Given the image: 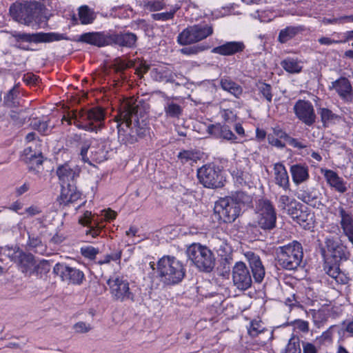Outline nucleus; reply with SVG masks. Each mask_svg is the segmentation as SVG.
Masks as SVG:
<instances>
[{"mask_svg": "<svg viewBox=\"0 0 353 353\" xmlns=\"http://www.w3.org/2000/svg\"><path fill=\"white\" fill-rule=\"evenodd\" d=\"M293 109L296 117L306 125L311 126L315 123L316 117L310 101L299 99Z\"/></svg>", "mask_w": 353, "mask_h": 353, "instance_id": "obj_17", "label": "nucleus"}, {"mask_svg": "<svg viewBox=\"0 0 353 353\" xmlns=\"http://www.w3.org/2000/svg\"><path fill=\"white\" fill-rule=\"evenodd\" d=\"M321 173L323 174L327 184L336 192L343 194L347 191L346 183L336 172L332 170L322 169Z\"/></svg>", "mask_w": 353, "mask_h": 353, "instance_id": "obj_24", "label": "nucleus"}, {"mask_svg": "<svg viewBox=\"0 0 353 353\" xmlns=\"http://www.w3.org/2000/svg\"><path fill=\"white\" fill-rule=\"evenodd\" d=\"M181 6H182L181 4L176 3L172 6V8L169 12L152 14L151 15V17L153 20H155V21H165L172 19H173L176 11L178 10H179Z\"/></svg>", "mask_w": 353, "mask_h": 353, "instance_id": "obj_41", "label": "nucleus"}, {"mask_svg": "<svg viewBox=\"0 0 353 353\" xmlns=\"http://www.w3.org/2000/svg\"><path fill=\"white\" fill-rule=\"evenodd\" d=\"M274 175L276 185L287 190L290 186L289 176L284 165L276 163L274 165Z\"/></svg>", "mask_w": 353, "mask_h": 353, "instance_id": "obj_30", "label": "nucleus"}, {"mask_svg": "<svg viewBox=\"0 0 353 353\" xmlns=\"http://www.w3.org/2000/svg\"><path fill=\"white\" fill-rule=\"evenodd\" d=\"M104 119V110L96 107L79 112L73 111L67 116H63L62 121H67L69 125L73 123L79 129L92 132L102 128Z\"/></svg>", "mask_w": 353, "mask_h": 353, "instance_id": "obj_3", "label": "nucleus"}, {"mask_svg": "<svg viewBox=\"0 0 353 353\" xmlns=\"http://www.w3.org/2000/svg\"><path fill=\"white\" fill-rule=\"evenodd\" d=\"M330 90H334L340 99L345 103H351L353 101V88L350 81L344 77L332 81L329 85Z\"/></svg>", "mask_w": 353, "mask_h": 353, "instance_id": "obj_18", "label": "nucleus"}, {"mask_svg": "<svg viewBox=\"0 0 353 353\" xmlns=\"http://www.w3.org/2000/svg\"><path fill=\"white\" fill-rule=\"evenodd\" d=\"M276 213L275 209L268 199H260L258 201L254 225L259 227L263 230H271L276 227Z\"/></svg>", "mask_w": 353, "mask_h": 353, "instance_id": "obj_8", "label": "nucleus"}, {"mask_svg": "<svg viewBox=\"0 0 353 353\" xmlns=\"http://www.w3.org/2000/svg\"><path fill=\"white\" fill-rule=\"evenodd\" d=\"M319 113L321 116V121L324 125L332 122L338 118L337 115L334 114L332 110L327 108H320Z\"/></svg>", "mask_w": 353, "mask_h": 353, "instance_id": "obj_48", "label": "nucleus"}, {"mask_svg": "<svg viewBox=\"0 0 353 353\" xmlns=\"http://www.w3.org/2000/svg\"><path fill=\"white\" fill-rule=\"evenodd\" d=\"M336 216L340 218V225L343 233L353 244V215L348 208L339 205L336 208Z\"/></svg>", "mask_w": 353, "mask_h": 353, "instance_id": "obj_19", "label": "nucleus"}, {"mask_svg": "<svg viewBox=\"0 0 353 353\" xmlns=\"http://www.w3.org/2000/svg\"><path fill=\"white\" fill-rule=\"evenodd\" d=\"M339 262L330 261V259L327 258L325 261L324 270L337 283L345 284L347 283L348 278L341 271Z\"/></svg>", "mask_w": 353, "mask_h": 353, "instance_id": "obj_25", "label": "nucleus"}, {"mask_svg": "<svg viewBox=\"0 0 353 353\" xmlns=\"http://www.w3.org/2000/svg\"><path fill=\"white\" fill-rule=\"evenodd\" d=\"M211 134H214L216 137L223 138L224 139L234 142L236 139V137L231 131L227 125H222L221 124L213 125L210 128Z\"/></svg>", "mask_w": 353, "mask_h": 353, "instance_id": "obj_31", "label": "nucleus"}, {"mask_svg": "<svg viewBox=\"0 0 353 353\" xmlns=\"http://www.w3.org/2000/svg\"><path fill=\"white\" fill-rule=\"evenodd\" d=\"M303 353H317V349L314 345L309 342L302 343Z\"/></svg>", "mask_w": 353, "mask_h": 353, "instance_id": "obj_63", "label": "nucleus"}, {"mask_svg": "<svg viewBox=\"0 0 353 353\" xmlns=\"http://www.w3.org/2000/svg\"><path fill=\"white\" fill-rule=\"evenodd\" d=\"M110 33L103 32H86L80 35L75 41L85 43L97 47L110 46Z\"/></svg>", "mask_w": 353, "mask_h": 353, "instance_id": "obj_22", "label": "nucleus"}, {"mask_svg": "<svg viewBox=\"0 0 353 353\" xmlns=\"http://www.w3.org/2000/svg\"><path fill=\"white\" fill-rule=\"evenodd\" d=\"M325 248L322 249L324 256H330L334 261L347 260L350 256L346 246L340 240L332 236H327L325 239Z\"/></svg>", "mask_w": 353, "mask_h": 353, "instance_id": "obj_16", "label": "nucleus"}, {"mask_svg": "<svg viewBox=\"0 0 353 353\" xmlns=\"http://www.w3.org/2000/svg\"><path fill=\"white\" fill-rule=\"evenodd\" d=\"M222 117L227 123L233 122L236 119V114L230 110H224L222 113Z\"/></svg>", "mask_w": 353, "mask_h": 353, "instance_id": "obj_60", "label": "nucleus"}, {"mask_svg": "<svg viewBox=\"0 0 353 353\" xmlns=\"http://www.w3.org/2000/svg\"><path fill=\"white\" fill-rule=\"evenodd\" d=\"M296 202L295 199L287 195H281L279 199V207L283 210H287L289 214H294Z\"/></svg>", "mask_w": 353, "mask_h": 353, "instance_id": "obj_40", "label": "nucleus"}, {"mask_svg": "<svg viewBox=\"0 0 353 353\" xmlns=\"http://www.w3.org/2000/svg\"><path fill=\"white\" fill-rule=\"evenodd\" d=\"M333 327H330L325 332H323L322 334L317 338V340L321 344L331 343L333 338Z\"/></svg>", "mask_w": 353, "mask_h": 353, "instance_id": "obj_54", "label": "nucleus"}, {"mask_svg": "<svg viewBox=\"0 0 353 353\" xmlns=\"http://www.w3.org/2000/svg\"><path fill=\"white\" fill-rule=\"evenodd\" d=\"M22 110L18 112L12 110L10 113L11 119L14 121V124L21 125L25 123V118L21 117Z\"/></svg>", "mask_w": 353, "mask_h": 353, "instance_id": "obj_57", "label": "nucleus"}, {"mask_svg": "<svg viewBox=\"0 0 353 353\" xmlns=\"http://www.w3.org/2000/svg\"><path fill=\"white\" fill-rule=\"evenodd\" d=\"M241 207L236 205L228 197L221 198L214 205V212L219 216V219L224 223H231L239 216Z\"/></svg>", "mask_w": 353, "mask_h": 353, "instance_id": "obj_14", "label": "nucleus"}, {"mask_svg": "<svg viewBox=\"0 0 353 353\" xmlns=\"http://www.w3.org/2000/svg\"><path fill=\"white\" fill-rule=\"evenodd\" d=\"M113 300L120 302H134L135 294L130 288V283L123 275L114 274L107 281Z\"/></svg>", "mask_w": 353, "mask_h": 353, "instance_id": "obj_9", "label": "nucleus"}, {"mask_svg": "<svg viewBox=\"0 0 353 353\" xmlns=\"http://www.w3.org/2000/svg\"><path fill=\"white\" fill-rule=\"evenodd\" d=\"M264 330L265 328L263 327L261 321H252L248 331L250 336L254 338L262 333Z\"/></svg>", "mask_w": 353, "mask_h": 353, "instance_id": "obj_51", "label": "nucleus"}, {"mask_svg": "<svg viewBox=\"0 0 353 353\" xmlns=\"http://www.w3.org/2000/svg\"><path fill=\"white\" fill-rule=\"evenodd\" d=\"M245 48V45L241 41H229L225 43L215 47L212 50V52L222 56H230L237 52H242Z\"/></svg>", "mask_w": 353, "mask_h": 353, "instance_id": "obj_27", "label": "nucleus"}, {"mask_svg": "<svg viewBox=\"0 0 353 353\" xmlns=\"http://www.w3.org/2000/svg\"><path fill=\"white\" fill-rule=\"evenodd\" d=\"M257 88L259 93L263 95L268 102L270 103L272 99L271 85L263 82H259L257 84Z\"/></svg>", "mask_w": 353, "mask_h": 353, "instance_id": "obj_49", "label": "nucleus"}, {"mask_svg": "<svg viewBox=\"0 0 353 353\" xmlns=\"http://www.w3.org/2000/svg\"><path fill=\"white\" fill-rule=\"evenodd\" d=\"M300 339L298 336L293 335L289 340L285 348L281 353H301Z\"/></svg>", "mask_w": 353, "mask_h": 353, "instance_id": "obj_43", "label": "nucleus"}, {"mask_svg": "<svg viewBox=\"0 0 353 353\" xmlns=\"http://www.w3.org/2000/svg\"><path fill=\"white\" fill-rule=\"evenodd\" d=\"M228 199L232 201L239 207H241V205L249 204L252 201L250 196L241 191L236 192L232 195V196L228 197Z\"/></svg>", "mask_w": 353, "mask_h": 353, "instance_id": "obj_42", "label": "nucleus"}, {"mask_svg": "<svg viewBox=\"0 0 353 353\" xmlns=\"http://www.w3.org/2000/svg\"><path fill=\"white\" fill-rule=\"evenodd\" d=\"M183 107L171 99H167L164 105V112L168 118L179 119L183 114Z\"/></svg>", "mask_w": 353, "mask_h": 353, "instance_id": "obj_33", "label": "nucleus"}, {"mask_svg": "<svg viewBox=\"0 0 353 353\" xmlns=\"http://www.w3.org/2000/svg\"><path fill=\"white\" fill-rule=\"evenodd\" d=\"M252 276L249 268L241 261L236 262L232 268V281L239 290H245L251 287L252 276L256 283H261L265 274L264 266L259 255L253 252H248L245 254Z\"/></svg>", "mask_w": 353, "mask_h": 353, "instance_id": "obj_2", "label": "nucleus"}, {"mask_svg": "<svg viewBox=\"0 0 353 353\" xmlns=\"http://www.w3.org/2000/svg\"><path fill=\"white\" fill-rule=\"evenodd\" d=\"M208 48H209V47L208 46L197 45V46H194L183 48L181 49L180 51L183 54L192 55V54H196L199 52H203Z\"/></svg>", "mask_w": 353, "mask_h": 353, "instance_id": "obj_52", "label": "nucleus"}, {"mask_svg": "<svg viewBox=\"0 0 353 353\" xmlns=\"http://www.w3.org/2000/svg\"><path fill=\"white\" fill-rule=\"evenodd\" d=\"M157 273L164 284L175 285L183 279L186 271L181 261L174 256L165 255L158 261Z\"/></svg>", "mask_w": 353, "mask_h": 353, "instance_id": "obj_4", "label": "nucleus"}, {"mask_svg": "<svg viewBox=\"0 0 353 353\" xmlns=\"http://www.w3.org/2000/svg\"><path fill=\"white\" fill-rule=\"evenodd\" d=\"M279 139L280 138L274 137V135H272L271 134L268 135V141L270 145L278 148H283L285 147V144L283 143Z\"/></svg>", "mask_w": 353, "mask_h": 353, "instance_id": "obj_59", "label": "nucleus"}, {"mask_svg": "<svg viewBox=\"0 0 353 353\" xmlns=\"http://www.w3.org/2000/svg\"><path fill=\"white\" fill-rule=\"evenodd\" d=\"M177 158L182 164L196 163L201 159V153L194 150H184L178 154Z\"/></svg>", "mask_w": 353, "mask_h": 353, "instance_id": "obj_37", "label": "nucleus"}, {"mask_svg": "<svg viewBox=\"0 0 353 353\" xmlns=\"http://www.w3.org/2000/svg\"><path fill=\"white\" fill-rule=\"evenodd\" d=\"M122 254L121 250H116L109 254H106L103 258L99 260L97 263L99 265H103L109 263L110 261H120Z\"/></svg>", "mask_w": 353, "mask_h": 353, "instance_id": "obj_50", "label": "nucleus"}, {"mask_svg": "<svg viewBox=\"0 0 353 353\" xmlns=\"http://www.w3.org/2000/svg\"><path fill=\"white\" fill-rule=\"evenodd\" d=\"M213 34V27L206 23H199L187 27L177 37L180 45L195 43Z\"/></svg>", "mask_w": 353, "mask_h": 353, "instance_id": "obj_10", "label": "nucleus"}, {"mask_svg": "<svg viewBox=\"0 0 353 353\" xmlns=\"http://www.w3.org/2000/svg\"><path fill=\"white\" fill-rule=\"evenodd\" d=\"M119 141L125 145L134 144L149 134L147 114L140 102L125 103L115 117Z\"/></svg>", "mask_w": 353, "mask_h": 353, "instance_id": "obj_1", "label": "nucleus"}, {"mask_svg": "<svg viewBox=\"0 0 353 353\" xmlns=\"http://www.w3.org/2000/svg\"><path fill=\"white\" fill-rule=\"evenodd\" d=\"M12 36L15 39L17 42L25 41V42H52L60 40H70V39L64 34H59L56 32L49 33H23L19 32H14Z\"/></svg>", "mask_w": 353, "mask_h": 353, "instance_id": "obj_15", "label": "nucleus"}, {"mask_svg": "<svg viewBox=\"0 0 353 353\" xmlns=\"http://www.w3.org/2000/svg\"><path fill=\"white\" fill-rule=\"evenodd\" d=\"M151 77L156 81L173 83L177 74L174 73L168 65H159L152 69Z\"/></svg>", "mask_w": 353, "mask_h": 353, "instance_id": "obj_26", "label": "nucleus"}, {"mask_svg": "<svg viewBox=\"0 0 353 353\" xmlns=\"http://www.w3.org/2000/svg\"><path fill=\"white\" fill-rule=\"evenodd\" d=\"M50 271V263L48 261L42 260L39 263L34 262L33 269L32 270V275H41L46 274Z\"/></svg>", "mask_w": 353, "mask_h": 353, "instance_id": "obj_45", "label": "nucleus"}, {"mask_svg": "<svg viewBox=\"0 0 353 353\" xmlns=\"http://www.w3.org/2000/svg\"><path fill=\"white\" fill-rule=\"evenodd\" d=\"M81 194L75 184L62 185L61 194L58 199L60 204L68 205L81 199Z\"/></svg>", "mask_w": 353, "mask_h": 353, "instance_id": "obj_23", "label": "nucleus"}, {"mask_svg": "<svg viewBox=\"0 0 353 353\" xmlns=\"http://www.w3.org/2000/svg\"><path fill=\"white\" fill-rule=\"evenodd\" d=\"M11 259L19 267L26 276L32 275V270L35 262L32 254L23 252L19 248L14 250L11 255Z\"/></svg>", "mask_w": 353, "mask_h": 353, "instance_id": "obj_20", "label": "nucleus"}, {"mask_svg": "<svg viewBox=\"0 0 353 353\" xmlns=\"http://www.w3.org/2000/svg\"><path fill=\"white\" fill-rule=\"evenodd\" d=\"M297 197L299 200L308 205H315L319 197V193L314 189L307 188L305 190H301L298 192Z\"/></svg>", "mask_w": 353, "mask_h": 353, "instance_id": "obj_38", "label": "nucleus"}, {"mask_svg": "<svg viewBox=\"0 0 353 353\" xmlns=\"http://www.w3.org/2000/svg\"><path fill=\"white\" fill-rule=\"evenodd\" d=\"M53 273L68 285H81L85 280L82 270L66 263H56L53 268Z\"/></svg>", "mask_w": 353, "mask_h": 353, "instance_id": "obj_11", "label": "nucleus"}, {"mask_svg": "<svg viewBox=\"0 0 353 353\" xmlns=\"http://www.w3.org/2000/svg\"><path fill=\"white\" fill-rule=\"evenodd\" d=\"M344 332L347 333L348 336L353 337V320H347L343 323Z\"/></svg>", "mask_w": 353, "mask_h": 353, "instance_id": "obj_64", "label": "nucleus"}, {"mask_svg": "<svg viewBox=\"0 0 353 353\" xmlns=\"http://www.w3.org/2000/svg\"><path fill=\"white\" fill-rule=\"evenodd\" d=\"M73 329L77 333H86L91 330L92 327L88 323L79 321L74 325Z\"/></svg>", "mask_w": 353, "mask_h": 353, "instance_id": "obj_56", "label": "nucleus"}, {"mask_svg": "<svg viewBox=\"0 0 353 353\" xmlns=\"http://www.w3.org/2000/svg\"><path fill=\"white\" fill-rule=\"evenodd\" d=\"M43 8V5L37 1L15 2L10 7V14L14 21L29 25L40 14Z\"/></svg>", "mask_w": 353, "mask_h": 353, "instance_id": "obj_7", "label": "nucleus"}, {"mask_svg": "<svg viewBox=\"0 0 353 353\" xmlns=\"http://www.w3.org/2000/svg\"><path fill=\"white\" fill-rule=\"evenodd\" d=\"M294 326L296 329L303 332H307L309 330V325L307 321L303 320H297L294 322Z\"/></svg>", "mask_w": 353, "mask_h": 353, "instance_id": "obj_61", "label": "nucleus"}, {"mask_svg": "<svg viewBox=\"0 0 353 353\" xmlns=\"http://www.w3.org/2000/svg\"><path fill=\"white\" fill-rule=\"evenodd\" d=\"M28 246L30 250L36 252L42 253L43 251V245L40 239L37 237H29Z\"/></svg>", "mask_w": 353, "mask_h": 353, "instance_id": "obj_53", "label": "nucleus"}, {"mask_svg": "<svg viewBox=\"0 0 353 353\" xmlns=\"http://www.w3.org/2000/svg\"><path fill=\"white\" fill-rule=\"evenodd\" d=\"M165 7V3L163 0H150L144 1L143 8L149 12H156L163 10Z\"/></svg>", "mask_w": 353, "mask_h": 353, "instance_id": "obj_44", "label": "nucleus"}, {"mask_svg": "<svg viewBox=\"0 0 353 353\" xmlns=\"http://www.w3.org/2000/svg\"><path fill=\"white\" fill-rule=\"evenodd\" d=\"M188 260L201 272H210L215 266V256L205 245L191 244L186 250Z\"/></svg>", "mask_w": 353, "mask_h": 353, "instance_id": "obj_5", "label": "nucleus"}, {"mask_svg": "<svg viewBox=\"0 0 353 353\" xmlns=\"http://www.w3.org/2000/svg\"><path fill=\"white\" fill-rule=\"evenodd\" d=\"M220 84L223 90L230 92L236 98H239L243 93L242 87L228 77L222 78Z\"/></svg>", "mask_w": 353, "mask_h": 353, "instance_id": "obj_35", "label": "nucleus"}, {"mask_svg": "<svg viewBox=\"0 0 353 353\" xmlns=\"http://www.w3.org/2000/svg\"><path fill=\"white\" fill-rule=\"evenodd\" d=\"M79 173L80 169L78 166L72 165L70 163L59 165L57 169V174L61 185L75 184V181L79 177Z\"/></svg>", "mask_w": 353, "mask_h": 353, "instance_id": "obj_21", "label": "nucleus"}, {"mask_svg": "<svg viewBox=\"0 0 353 353\" xmlns=\"http://www.w3.org/2000/svg\"><path fill=\"white\" fill-rule=\"evenodd\" d=\"M32 152L31 148H27L24 150L26 157L24 159L25 162L28 164V169L30 171L39 172V168L43 163V157L41 154H30Z\"/></svg>", "mask_w": 353, "mask_h": 353, "instance_id": "obj_34", "label": "nucleus"}, {"mask_svg": "<svg viewBox=\"0 0 353 353\" xmlns=\"http://www.w3.org/2000/svg\"><path fill=\"white\" fill-rule=\"evenodd\" d=\"M303 257L302 245L297 241L280 247L277 252L279 264L289 270H296L299 267Z\"/></svg>", "mask_w": 353, "mask_h": 353, "instance_id": "obj_6", "label": "nucleus"}, {"mask_svg": "<svg viewBox=\"0 0 353 353\" xmlns=\"http://www.w3.org/2000/svg\"><path fill=\"white\" fill-rule=\"evenodd\" d=\"M79 17L81 24L87 25L92 23L96 16L88 6H82L79 8Z\"/></svg>", "mask_w": 353, "mask_h": 353, "instance_id": "obj_39", "label": "nucleus"}, {"mask_svg": "<svg viewBox=\"0 0 353 353\" xmlns=\"http://www.w3.org/2000/svg\"><path fill=\"white\" fill-rule=\"evenodd\" d=\"M303 30V28L301 26H288L280 31L278 37V41L281 43H285Z\"/></svg>", "mask_w": 353, "mask_h": 353, "instance_id": "obj_36", "label": "nucleus"}, {"mask_svg": "<svg viewBox=\"0 0 353 353\" xmlns=\"http://www.w3.org/2000/svg\"><path fill=\"white\" fill-rule=\"evenodd\" d=\"M18 91L13 88L4 97L3 103L8 108L17 107L19 102L17 101Z\"/></svg>", "mask_w": 353, "mask_h": 353, "instance_id": "obj_46", "label": "nucleus"}, {"mask_svg": "<svg viewBox=\"0 0 353 353\" xmlns=\"http://www.w3.org/2000/svg\"><path fill=\"white\" fill-rule=\"evenodd\" d=\"M273 134H271L272 135H274L275 137H278L280 139H286L288 134L280 127L276 126L272 128Z\"/></svg>", "mask_w": 353, "mask_h": 353, "instance_id": "obj_62", "label": "nucleus"}, {"mask_svg": "<svg viewBox=\"0 0 353 353\" xmlns=\"http://www.w3.org/2000/svg\"><path fill=\"white\" fill-rule=\"evenodd\" d=\"M290 173L293 182L298 185L309 179V169L305 164L297 163L290 167Z\"/></svg>", "mask_w": 353, "mask_h": 353, "instance_id": "obj_29", "label": "nucleus"}, {"mask_svg": "<svg viewBox=\"0 0 353 353\" xmlns=\"http://www.w3.org/2000/svg\"><path fill=\"white\" fill-rule=\"evenodd\" d=\"M137 37L135 34L132 32H125L121 34L110 33V45H118L123 47L131 48L134 46Z\"/></svg>", "mask_w": 353, "mask_h": 353, "instance_id": "obj_28", "label": "nucleus"}, {"mask_svg": "<svg viewBox=\"0 0 353 353\" xmlns=\"http://www.w3.org/2000/svg\"><path fill=\"white\" fill-rule=\"evenodd\" d=\"M197 176L201 184L208 188H219L223 186V177L219 168L208 164L200 168Z\"/></svg>", "mask_w": 353, "mask_h": 353, "instance_id": "obj_13", "label": "nucleus"}, {"mask_svg": "<svg viewBox=\"0 0 353 353\" xmlns=\"http://www.w3.org/2000/svg\"><path fill=\"white\" fill-rule=\"evenodd\" d=\"M30 125L33 129L37 130L42 134H48L50 132L49 126L46 121L33 119L31 121Z\"/></svg>", "mask_w": 353, "mask_h": 353, "instance_id": "obj_47", "label": "nucleus"}, {"mask_svg": "<svg viewBox=\"0 0 353 353\" xmlns=\"http://www.w3.org/2000/svg\"><path fill=\"white\" fill-rule=\"evenodd\" d=\"M80 155L84 162L91 164V161L101 163L106 159L107 151L105 142L93 140L90 143H84L81 146Z\"/></svg>", "mask_w": 353, "mask_h": 353, "instance_id": "obj_12", "label": "nucleus"}, {"mask_svg": "<svg viewBox=\"0 0 353 353\" xmlns=\"http://www.w3.org/2000/svg\"><path fill=\"white\" fill-rule=\"evenodd\" d=\"M81 252L83 256L92 259L99 253V250L92 246H86L81 248Z\"/></svg>", "mask_w": 353, "mask_h": 353, "instance_id": "obj_55", "label": "nucleus"}, {"mask_svg": "<svg viewBox=\"0 0 353 353\" xmlns=\"http://www.w3.org/2000/svg\"><path fill=\"white\" fill-rule=\"evenodd\" d=\"M285 141L288 142V143L290 145H291L295 148L303 149L307 147V145L305 144L304 143L299 141L297 139L292 138V137H290L289 135L286 138Z\"/></svg>", "mask_w": 353, "mask_h": 353, "instance_id": "obj_58", "label": "nucleus"}, {"mask_svg": "<svg viewBox=\"0 0 353 353\" xmlns=\"http://www.w3.org/2000/svg\"><path fill=\"white\" fill-rule=\"evenodd\" d=\"M297 58L286 57L281 61V66L288 73L298 74L302 71L303 65Z\"/></svg>", "mask_w": 353, "mask_h": 353, "instance_id": "obj_32", "label": "nucleus"}]
</instances>
